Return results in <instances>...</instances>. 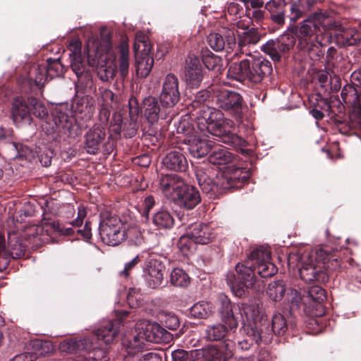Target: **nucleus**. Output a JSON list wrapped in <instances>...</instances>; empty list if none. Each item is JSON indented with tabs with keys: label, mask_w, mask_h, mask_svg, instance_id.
<instances>
[{
	"label": "nucleus",
	"mask_w": 361,
	"mask_h": 361,
	"mask_svg": "<svg viewBox=\"0 0 361 361\" xmlns=\"http://www.w3.org/2000/svg\"><path fill=\"white\" fill-rule=\"evenodd\" d=\"M210 97V92L204 90L198 92L192 101V106L197 108L196 123L201 132L205 130L219 138V141L233 147L241 146L243 139L233 131L234 122L224 118L221 111L204 104Z\"/></svg>",
	"instance_id": "nucleus-1"
},
{
	"label": "nucleus",
	"mask_w": 361,
	"mask_h": 361,
	"mask_svg": "<svg viewBox=\"0 0 361 361\" xmlns=\"http://www.w3.org/2000/svg\"><path fill=\"white\" fill-rule=\"evenodd\" d=\"M250 173L246 168L229 166L226 170L219 173L214 181L202 169L196 171V177L202 191L210 197L224 190L241 188L250 178Z\"/></svg>",
	"instance_id": "nucleus-2"
},
{
	"label": "nucleus",
	"mask_w": 361,
	"mask_h": 361,
	"mask_svg": "<svg viewBox=\"0 0 361 361\" xmlns=\"http://www.w3.org/2000/svg\"><path fill=\"white\" fill-rule=\"evenodd\" d=\"M271 63L262 57L245 59L239 62L232 63L228 71V75L238 82H247L252 85L262 82L264 79L272 73Z\"/></svg>",
	"instance_id": "nucleus-3"
},
{
	"label": "nucleus",
	"mask_w": 361,
	"mask_h": 361,
	"mask_svg": "<svg viewBox=\"0 0 361 361\" xmlns=\"http://www.w3.org/2000/svg\"><path fill=\"white\" fill-rule=\"evenodd\" d=\"M235 269V273L230 271L227 274L226 280L233 293L241 298L246 295L248 289L255 288V283L257 282L249 255L243 262H238Z\"/></svg>",
	"instance_id": "nucleus-4"
},
{
	"label": "nucleus",
	"mask_w": 361,
	"mask_h": 361,
	"mask_svg": "<svg viewBox=\"0 0 361 361\" xmlns=\"http://www.w3.org/2000/svg\"><path fill=\"white\" fill-rule=\"evenodd\" d=\"M43 130L47 135L58 131L69 137H76L78 134V127L75 124V118L68 105L56 106L51 113V121H44L42 124Z\"/></svg>",
	"instance_id": "nucleus-5"
},
{
	"label": "nucleus",
	"mask_w": 361,
	"mask_h": 361,
	"mask_svg": "<svg viewBox=\"0 0 361 361\" xmlns=\"http://www.w3.org/2000/svg\"><path fill=\"white\" fill-rule=\"evenodd\" d=\"M240 310V316L244 315L246 319V323L243 325L245 334L257 343H268L271 339L270 334L264 333L262 329L261 310L259 305L255 302L243 303Z\"/></svg>",
	"instance_id": "nucleus-6"
},
{
	"label": "nucleus",
	"mask_w": 361,
	"mask_h": 361,
	"mask_svg": "<svg viewBox=\"0 0 361 361\" xmlns=\"http://www.w3.org/2000/svg\"><path fill=\"white\" fill-rule=\"evenodd\" d=\"M99 233L103 243L110 246H116L127 238L121 220L111 214H106L102 216L99 223Z\"/></svg>",
	"instance_id": "nucleus-7"
},
{
	"label": "nucleus",
	"mask_w": 361,
	"mask_h": 361,
	"mask_svg": "<svg viewBox=\"0 0 361 361\" xmlns=\"http://www.w3.org/2000/svg\"><path fill=\"white\" fill-rule=\"evenodd\" d=\"M25 242L18 233L10 232L6 245L4 237L0 233V272L8 267L11 258L18 259L25 255L27 246Z\"/></svg>",
	"instance_id": "nucleus-8"
},
{
	"label": "nucleus",
	"mask_w": 361,
	"mask_h": 361,
	"mask_svg": "<svg viewBox=\"0 0 361 361\" xmlns=\"http://www.w3.org/2000/svg\"><path fill=\"white\" fill-rule=\"evenodd\" d=\"M212 100L217 109H221L238 119L241 118L244 100L240 93L219 89L214 91Z\"/></svg>",
	"instance_id": "nucleus-9"
},
{
	"label": "nucleus",
	"mask_w": 361,
	"mask_h": 361,
	"mask_svg": "<svg viewBox=\"0 0 361 361\" xmlns=\"http://www.w3.org/2000/svg\"><path fill=\"white\" fill-rule=\"evenodd\" d=\"M322 33L319 27L316 24L310 14L303 20L296 28V36L298 40L297 47L300 50L310 51L319 43V35Z\"/></svg>",
	"instance_id": "nucleus-10"
},
{
	"label": "nucleus",
	"mask_w": 361,
	"mask_h": 361,
	"mask_svg": "<svg viewBox=\"0 0 361 361\" xmlns=\"http://www.w3.org/2000/svg\"><path fill=\"white\" fill-rule=\"evenodd\" d=\"M106 133L105 128L101 124H95L90 128L85 135L84 149L90 154H96L102 145L104 153L110 154L114 149V142L108 137L106 140Z\"/></svg>",
	"instance_id": "nucleus-11"
},
{
	"label": "nucleus",
	"mask_w": 361,
	"mask_h": 361,
	"mask_svg": "<svg viewBox=\"0 0 361 361\" xmlns=\"http://www.w3.org/2000/svg\"><path fill=\"white\" fill-rule=\"evenodd\" d=\"M151 45L147 36L137 35L134 44V52L136 59L137 74L141 78L149 75L154 65V59L150 56Z\"/></svg>",
	"instance_id": "nucleus-12"
},
{
	"label": "nucleus",
	"mask_w": 361,
	"mask_h": 361,
	"mask_svg": "<svg viewBox=\"0 0 361 361\" xmlns=\"http://www.w3.org/2000/svg\"><path fill=\"white\" fill-rule=\"evenodd\" d=\"M154 326L147 321L140 322L136 324V334L126 337L122 343L128 350V353L135 354L145 348V342H157L152 331Z\"/></svg>",
	"instance_id": "nucleus-13"
},
{
	"label": "nucleus",
	"mask_w": 361,
	"mask_h": 361,
	"mask_svg": "<svg viewBox=\"0 0 361 361\" xmlns=\"http://www.w3.org/2000/svg\"><path fill=\"white\" fill-rule=\"evenodd\" d=\"M295 44V37L290 33H284L274 39L264 44L261 49L269 55L274 61H279L286 56Z\"/></svg>",
	"instance_id": "nucleus-14"
},
{
	"label": "nucleus",
	"mask_w": 361,
	"mask_h": 361,
	"mask_svg": "<svg viewBox=\"0 0 361 361\" xmlns=\"http://www.w3.org/2000/svg\"><path fill=\"white\" fill-rule=\"evenodd\" d=\"M248 255L255 271L262 278L271 277L277 273L278 268L271 262V252L267 248L257 247Z\"/></svg>",
	"instance_id": "nucleus-15"
},
{
	"label": "nucleus",
	"mask_w": 361,
	"mask_h": 361,
	"mask_svg": "<svg viewBox=\"0 0 361 361\" xmlns=\"http://www.w3.org/2000/svg\"><path fill=\"white\" fill-rule=\"evenodd\" d=\"M302 260L299 273L303 281L307 283H326L329 281V274L322 269L319 261L315 259V255H311L307 261Z\"/></svg>",
	"instance_id": "nucleus-16"
},
{
	"label": "nucleus",
	"mask_w": 361,
	"mask_h": 361,
	"mask_svg": "<svg viewBox=\"0 0 361 361\" xmlns=\"http://www.w3.org/2000/svg\"><path fill=\"white\" fill-rule=\"evenodd\" d=\"M59 348L62 352L67 353H76L82 350H93V358L100 360L101 361L106 360V351L100 349H96L93 346V343L89 338H70L60 343Z\"/></svg>",
	"instance_id": "nucleus-17"
},
{
	"label": "nucleus",
	"mask_w": 361,
	"mask_h": 361,
	"mask_svg": "<svg viewBox=\"0 0 361 361\" xmlns=\"http://www.w3.org/2000/svg\"><path fill=\"white\" fill-rule=\"evenodd\" d=\"M207 40L209 46L216 51L225 49L227 52H230L236 45L233 28L224 27L221 32H212L207 36Z\"/></svg>",
	"instance_id": "nucleus-18"
},
{
	"label": "nucleus",
	"mask_w": 361,
	"mask_h": 361,
	"mask_svg": "<svg viewBox=\"0 0 361 361\" xmlns=\"http://www.w3.org/2000/svg\"><path fill=\"white\" fill-rule=\"evenodd\" d=\"M180 93L178 87V78L171 73L164 79L159 101L163 106L169 109L173 107L180 100Z\"/></svg>",
	"instance_id": "nucleus-19"
},
{
	"label": "nucleus",
	"mask_w": 361,
	"mask_h": 361,
	"mask_svg": "<svg viewBox=\"0 0 361 361\" xmlns=\"http://www.w3.org/2000/svg\"><path fill=\"white\" fill-rule=\"evenodd\" d=\"M158 98L152 96L145 97L142 104V111L147 122L152 125L156 124L159 120H165L168 118L169 109L161 106Z\"/></svg>",
	"instance_id": "nucleus-20"
},
{
	"label": "nucleus",
	"mask_w": 361,
	"mask_h": 361,
	"mask_svg": "<svg viewBox=\"0 0 361 361\" xmlns=\"http://www.w3.org/2000/svg\"><path fill=\"white\" fill-rule=\"evenodd\" d=\"M219 301L221 321L231 331L235 329L238 326L239 315L241 314L240 307L232 303L228 296L224 294L219 295Z\"/></svg>",
	"instance_id": "nucleus-21"
},
{
	"label": "nucleus",
	"mask_w": 361,
	"mask_h": 361,
	"mask_svg": "<svg viewBox=\"0 0 361 361\" xmlns=\"http://www.w3.org/2000/svg\"><path fill=\"white\" fill-rule=\"evenodd\" d=\"M166 267L164 264L157 259H149L143 268V276L146 285L150 288H157L164 281Z\"/></svg>",
	"instance_id": "nucleus-22"
},
{
	"label": "nucleus",
	"mask_w": 361,
	"mask_h": 361,
	"mask_svg": "<svg viewBox=\"0 0 361 361\" xmlns=\"http://www.w3.org/2000/svg\"><path fill=\"white\" fill-rule=\"evenodd\" d=\"M120 318L115 320L104 321L100 326L95 331L94 336L97 339L102 341L105 344L112 343L118 336L121 327L123 326V318L128 315V312L124 311Z\"/></svg>",
	"instance_id": "nucleus-23"
},
{
	"label": "nucleus",
	"mask_w": 361,
	"mask_h": 361,
	"mask_svg": "<svg viewBox=\"0 0 361 361\" xmlns=\"http://www.w3.org/2000/svg\"><path fill=\"white\" fill-rule=\"evenodd\" d=\"M185 79L190 87L197 88L203 79V69L198 57L189 55L185 59Z\"/></svg>",
	"instance_id": "nucleus-24"
},
{
	"label": "nucleus",
	"mask_w": 361,
	"mask_h": 361,
	"mask_svg": "<svg viewBox=\"0 0 361 361\" xmlns=\"http://www.w3.org/2000/svg\"><path fill=\"white\" fill-rule=\"evenodd\" d=\"M172 201L179 207L190 210L200 203L201 197L195 187L185 183Z\"/></svg>",
	"instance_id": "nucleus-25"
},
{
	"label": "nucleus",
	"mask_w": 361,
	"mask_h": 361,
	"mask_svg": "<svg viewBox=\"0 0 361 361\" xmlns=\"http://www.w3.org/2000/svg\"><path fill=\"white\" fill-rule=\"evenodd\" d=\"M157 181L159 190L171 200L185 184L183 178L175 173H161L158 176Z\"/></svg>",
	"instance_id": "nucleus-26"
},
{
	"label": "nucleus",
	"mask_w": 361,
	"mask_h": 361,
	"mask_svg": "<svg viewBox=\"0 0 361 361\" xmlns=\"http://www.w3.org/2000/svg\"><path fill=\"white\" fill-rule=\"evenodd\" d=\"M315 259L319 261L322 269L328 274L330 271H336L341 269L340 259L326 248L317 250Z\"/></svg>",
	"instance_id": "nucleus-27"
},
{
	"label": "nucleus",
	"mask_w": 361,
	"mask_h": 361,
	"mask_svg": "<svg viewBox=\"0 0 361 361\" xmlns=\"http://www.w3.org/2000/svg\"><path fill=\"white\" fill-rule=\"evenodd\" d=\"M11 112L13 121L16 123L23 121L30 123L32 118L30 116V106L28 104V97L26 99L16 97L13 102Z\"/></svg>",
	"instance_id": "nucleus-28"
},
{
	"label": "nucleus",
	"mask_w": 361,
	"mask_h": 361,
	"mask_svg": "<svg viewBox=\"0 0 361 361\" xmlns=\"http://www.w3.org/2000/svg\"><path fill=\"white\" fill-rule=\"evenodd\" d=\"M262 35L257 28H250L238 35V46L240 51L245 54H250L248 47L256 45L261 39Z\"/></svg>",
	"instance_id": "nucleus-29"
},
{
	"label": "nucleus",
	"mask_w": 361,
	"mask_h": 361,
	"mask_svg": "<svg viewBox=\"0 0 361 361\" xmlns=\"http://www.w3.org/2000/svg\"><path fill=\"white\" fill-rule=\"evenodd\" d=\"M188 231L197 244H207L214 238L210 227L202 223H195L191 225Z\"/></svg>",
	"instance_id": "nucleus-30"
},
{
	"label": "nucleus",
	"mask_w": 361,
	"mask_h": 361,
	"mask_svg": "<svg viewBox=\"0 0 361 361\" xmlns=\"http://www.w3.org/2000/svg\"><path fill=\"white\" fill-rule=\"evenodd\" d=\"M164 166L172 171H184L188 167V161L185 156L179 151H171L163 159Z\"/></svg>",
	"instance_id": "nucleus-31"
},
{
	"label": "nucleus",
	"mask_w": 361,
	"mask_h": 361,
	"mask_svg": "<svg viewBox=\"0 0 361 361\" xmlns=\"http://www.w3.org/2000/svg\"><path fill=\"white\" fill-rule=\"evenodd\" d=\"M229 328L224 323H214L206 326L203 338L208 342L223 341L228 334Z\"/></svg>",
	"instance_id": "nucleus-32"
},
{
	"label": "nucleus",
	"mask_w": 361,
	"mask_h": 361,
	"mask_svg": "<svg viewBox=\"0 0 361 361\" xmlns=\"http://www.w3.org/2000/svg\"><path fill=\"white\" fill-rule=\"evenodd\" d=\"M188 149L195 158H201L207 154L213 147V142L206 139L194 137L188 140Z\"/></svg>",
	"instance_id": "nucleus-33"
},
{
	"label": "nucleus",
	"mask_w": 361,
	"mask_h": 361,
	"mask_svg": "<svg viewBox=\"0 0 361 361\" xmlns=\"http://www.w3.org/2000/svg\"><path fill=\"white\" fill-rule=\"evenodd\" d=\"M42 231V228H41L40 225L27 226L25 229L22 238L32 246H40L42 244L47 243V235H44Z\"/></svg>",
	"instance_id": "nucleus-34"
},
{
	"label": "nucleus",
	"mask_w": 361,
	"mask_h": 361,
	"mask_svg": "<svg viewBox=\"0 0 361 361\" xmlns=\"http://www.w3.org/2000/svg\"><path fill=\"white\" fill-rule=\"evenodd\" d=\"M312 18H314L316 24L324 30H334L338 26V22L334 19L330 12L319 10L312 13Z\"/></svg>",
	"instance_id": "nucleus-35"
},
{
	"label": "nucleus",
	"mask_w": 361,
	"mask_h": 361,
	"mask_svg": "<svg viewBox=\"0 0 361 361\" xmlns=\"http://www.w3.org/2000/svg\"><path fill=\"white\" fill-rule=\"evenodd\" d=\"M234 156L226 148L219 147L214 150L209 156V162L213 165H225L231 163Z\"/></svg>",
	"instance_id": "nucleus-36"
},
{
	"label": "nucleus",
	"mask_w": 361,
	"mask_h": 361,
	"mask_svg": "<svg viewBox=\"0 0 361 361\" xmlns=\"http://www.w3.org/2000/svg\"><path fill=\"white\" fill-rule=\"evenodd\" d=\"M152 223L157 228L168 229L173 226L174 219L168 211L161 210L153 215Z\"/></svg>",
	"instance_id": "nucleus-37"
},
{
	"label": "nucleus",
	"mask_w": 361,
	"mask_h": 361,
	"mask_svg": "<svg viewBox=\"0 0 361 361\" xmlns=\"http://www.w3.org/2000/svg\"><path fill=\"white\" fill-rule=\"evenodd\" d=\"M213 313V308L210 303L200 301L194 304L190 309L192 317L196 319H207Z\"/></svg>",
	"instance_id": "nucleus-38"
},
{
	"label": "nucleus",
	"mask_w": 361,
	"mask_h": 361,
	"mask_svg": "<svg viewBox=\"0 0 361 361\" xmlns=\"http://www.w3.org/2000/svg\"><path fill=\"white\" fill-rule=\"evenodd\" d=\"M286 290V284L284 281L279 280L271 282L268 285L266 292L271 300L278 302L281 300L283 298Z\"/></svg>",
	"instance_id": "nucleus-39"
},
{
	"label": "nucleus",
	"mask_w": 361,
	"mask_h": 361,
	"mask_svg": "<svg viewBox=\"0 0 361 361\" xmlns=\"http://www.w3.org/2000/svg\"><path fill=\"white\" fill-rule=\"evenodd\" d=\"M119 71L123 76H126L128 73L129 68V47L126 42H121L119 45Z\"/></svg>",
	"instance_id": "nucleus-40"
},
{
	"label": "nucleus",
	"mask_w": 361,
	"mask_h": 361,
	"mask_svg": "<svg viewBox=\"0 0 361 361\" xmlns=\"http://www.w3.org/2000/svg\"><path fill=\"white\" fill-rule=\"evenodd\" d=\"M40 227L42 228V233L44 235H47V243L55 238L57 234L64 233L59 223L55 221L42 222Z\"/></svg>",
	"instance_id": "nucleus-41"
},
{
	"label": "nucleus",
	"mask_w": 361,
	"mask_h": 361,
	"mask_svg": "<svg viewBox=\"0 0 361 361\" xmlns=\"http://www.w3.org/2000/svg\"><path fill=\"white\" fill-rule=\"evenodd\" d=\"M196 245L197 243L190 236L189 232L187 231L185 235H182L179 238L177 247L183 255L188 257L195 250Z\"/></svg>",
	"instance_id": "nucleus-42"
},
{
	"label": "nucleus",
	"mask_w": 361,
	"mask_h": 361,
	"mask_svg": "<svg viewBox=\"0 0 361 361\" xmlns=\"http://www.w3.org/2000/svg\"><path fill=\"white\" fill-rule=\"evenodd\" d=\"M198 355H202L209 361H224L223 352L217 346L207 345L198 350Z\"/></svg>",
	"instance_id": "nucleus-43"
},
{
	"label": "nucleus",
	"mask_w": 361,
	"mask_h": 361,
	"mask_svg": "<svg viewBox=\"0 0 361 361\" xmlns=\"http://www.w3.org/2000/svg\"><path fill=\"white\" fill-rule=\"evenodd\" d=\"M271 330L275 335L283 336L288 330V323L281 313H275L271 319Z\"/></svg>",
	"instance_id": "nucleus-44"
},
{
	"label": "nucleus",
	"mask_w": 361,
	"mask_h": 361,
	"mask_svg": "<svg viewBox=\"0 0 361 361\" xmlns=\"http://www.w3.org/2000/svg\"><path fill=\"white\" fill-rule=\"evenodd\" d=\"M326 295L325 290L318 286H314L310 287L306 292V295H303L302 300L309 301L312 300L317 303H322L326 300Z\"/></svg>",
	"instance_id": "nucleus-45"
},
{
	"label": "nucleus",
	"mask_w": 361,
	"mask_h": 361,
	"mask_svg": "<svg viewBox=\"0 0 361 361\" xmlns=\"http://www.w3.org/2000/svg\"><path fill=\"white\" fill-rule=\"evenodd\" d=\"M28 104H30L31 114L36 117L43 120L47 118L48 111L44 104L35 97H28Z\"/></svg>",
	"instance_id": "nucleus-46"
},
{
	"label": "nucleus",
	"mask_w": 361,
	"mask_h": 361,
	"mask_svg": "<svg viewBox=\"0 0 361 361\" xmlns=\"http://www.w3.org/2000/svg\"><path fill=\"white\" fill-rule=\"evenodd\" d=\"M202 61L207 69L213 71L220 67L221 59L205 48L202 50Z\"/></svg>",
	"instance_id": "nucleus-47"
},
{
	"label": "nucleus",
	"mask_w": 361,
	"mask_h": 361,
	"mask_svg": "<svg viewBox=\"0 0 361 361\" xmlns=\"http://www.w3.org/2000/svg\"><path fill=\"white\" fill-rule=\"evenodd\" d=\"M171 283L177 287H185L190 283L188 274L181 269H173L170 276Z\"/></svg>",
	"instance_id": "nucleus-48"
},
{
	"label": "nucleus",
	"mask_w": 361,
	"mask_h": 361,
	"mask_svg": "<svg viewBox=\"0 0 361 361\" xmlns=\"http://www.w3.org/2000/svg\"><path fill=\"white\" fill-rule=\"evenodd\" d=\"M307 14V12L304 8V6L299 2V1H295L290 4V13L288 15V18L291 24H294L299 19L303 18Z\"/></svg>",
	"instance_id": "nucleus-49"
},
{
	"label": "nucleus",
	"mask_w": 361,
	"mask_h": 361,
	"mask_svg": "<svg viewBox=\"0 0 361 361\" xmlns=\"http://www.w3.org/2000/svg\"><path fill=\"white\" fill-rule=\"evenodd\" d=\"M116 121H119L120 123L118 124V127L115 129L118 133H121V131L125 132L126 136L129 137H133L137 133V123L136 121H131L128 124L126 123H123L121 120V117L120 115L115 117Z\"/></svg>",
	"instance_id": "nucleus-50"
},
{
	"label": "nucleus",
	"mask_w": 361,
	"mask_h": 361,
	"mask_svg": "<svg viewBox=\"0 0 361 361\" xmlns=\"http://www.w3.org/2000/svg\"><path fill=\"white\" fill-rule=\"evenodd\" d=\"M48 65L46 67L47 76L51 79L55 77L61 76L64 72V66L61 64L59 59H48Z\"/></svg>",
	"instance_id": "nucleus-51"
},
{
	"label": "nucleus",
	"mask_w": 361,
	"mask_h": 361,
	"mask_svg": "<svg viewBox=\"0 0 361 361\" xmlns=\"http://www.w3.org/2000/svg\"><path fill=\"white\" fill-rule=\"evenodd\" d=\"M71 66L78 78L88 75L87 66L82 56L71 59Z\"/></svg>",
	"instance_id": "nucleus-52"
},
{
	"label": "nucleus",
	"mask_w": 361,
	"mask_h": 361,
	"mask_svg": "<svg viewBox=\"0 0 361 361\" xmlns=\"http://www.w3.org/2000/svg\"><path fill=\"white\" fill-rule=\"evenodd\" d=\"M34 346L36 348V354L41 356H45L52 353L53 345L49 341H37Z\"/></svg>",
	"instance_id": "nucleus-53"
},
{
	"label": "nucleus",
	"mask_w": 361,
	"mask_h": 361,
	"mask_svg": "<svg viewBox=\"0 0 361 361\" xmlns=\"http://www.w3.org/2000/svg\"><path fill=\"white\" fill-rule=\"evenodd\" d=\"M32 69L35 71V78L34 81L37 86L42 87L45 82L48 80V76H47L46 67L45 66H34Z\"/></svg>",
	"instance_id": "nucleus-54"
},
{
	"label": "nucleus",
	"mask_w": 361,
	"mask_h": 361,
	"mask_svg": "<svg viewBox=\"0 0 361 361\" xmlns=\"http://www.w3.org/2000/svg\"><path fill=\"white\" fill-rule=\"evenodd\" d=\"M142 295L138 293L136 288H130L127 295V301L129 305L135 308L142 302Z\"/></svg>",
	"instance_id": "nucleus-55"
},
{
	"label": "nucleus",
	"mask_w": 361,
	"mask_h": 361,
	"mask_svg": "<svg viewBox=\"0 0 361 361\" xmlns=\"http://www.w3.org/2000/svg\"><path fill=\"white\" fill-rule=\"evenodd\" d=\"M348 96L347 97V104L350 105H357L360 102V94H361V89L355 85L348 86Z\"/></svg>",
	"instance_id": "nucleus-56"
},
{
	"label": "nucleus",
	"mask_w": 361,
	"mask_h": 361,
	"mask_svg": "<svg viewBox=\"0 0 361 361\" xmlns=\"http://www.w3.org/2000/svg\"><path fill=\"white\" fill-rule=\"evenodd\" d=\"M221 348L223 352L224 361L228 360L231 358L233 355L234 350L235 348V343L234 341L230 339L224 340Z\"/></svg>",
	"instance_id": "nucleus-57"
},
{
	"label": "nucleus",
	"mask_w": 361,
	"mask_h": 361,
	"mask_svg": "<svg viewBox=\"0 0 361 361\" xmlns=\"http://www.w3.org/2000/svg\"><path fill=\"white\" fill-rule=\"evenodd\" d=\"M286 6V0H269L265 4V8L269 13L285 10Z\"/></svg>",
	"instance_id": "nucleus-58"
},
{
	"label": "nucleus",
	"mask_w": 361,
	"mask_h": 361,
	"mask_svg": "<svg viewBox=\"0 0 361 361\" xmlns=\"http://www.w3.org/2000/svg\"><path fill=\"white\" fill-rule=\"evenodd\" d=\"M99 92L102 101V105L111 106L115 99L114 93L111 90L106 88H99Z\"/></svg>",
	"instance_id": "nucleus-59"
},
{
	"label": "nucleus",
	"mask_w": 361,
	"mask_h": 361,
	"mask_svg": "<svg viewBox=\"0 0 361 361\" xmlns=\"http://www.w3.org/2000/svg\"><path fill=\"white\" fill-rule=\"evenodd\" d=\"M73 108L77 113H83L86 111L87 113H90V110L92 109L87 97H82L77 99L73 105Z\"/></svg>",
	"instance_id": "nucleus-60"
},
{
	"label": "nucleus",
	"mask_w": 361,
	"mask_h": 361,
	"mask_svg": "<svg viewBox=\"0 0 361 361\" xmlns=\"http://www.w3.org/2000/svg\"><path fill=\"white\" fill-rule=\"evenodd\" d=\"M271 22L279 26H283L286 19V9L269 13Z\"/></svg>",
	"instance_id": "nucleus-61"
},
{
	"label": "nucleus",
	"mask_w": 361,
	"mask_h": 361,
	"mask_svg": "<svg viewBox=\"0 0 361 361\" xmlns=\"http://www.w3.org/2000/svg\"><path fill=\"white\" fill-rule=\"evenodd\" d=\"M177 133L185 134V135H189L192 131V128L189 122V118H182L176 128Z\"/></svg>",
	"instance_id": "nucleus-62"
},
{
	"label": "nucleus",
	"mask_w": 361,
	"mask_h": 361,
	"mask_svg": "<svg viewBox=\"0 0 361 361\" xmlns=\"http://www.w3.org/2000/svg\"><path fill=\"white\" fill-rule=\"evenodd\" d=\"M173 361H190L192 358L190 357L188 352L183 349H177L171 352Z\"/></svg>",
	"instance_id": "nucleus-63"
},
{
	"label": "nucleus",
	"mask_w": 361,
	"mask_h": 361,
	"mask_svg": "<svg viewBox=\"0 0 361 361\" xmlns=\"http://www.w3.org/2000/svg\"><path fill=\"white\" fill-rule=\"evenodd\" d=\"M69 56L71 59L81 56V43L78 40H72L69 45Z\"/></svg>",
	"instance_id": "nucleus-64"
}]
</instances>
